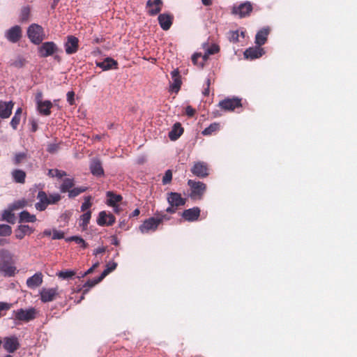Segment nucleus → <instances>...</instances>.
<instances>
[{"label":"nucleus","instance_id":"69168bd1","mask_svg":"<svg viewBox=\"0 0 357 357\" xmlns=\"http://www.w3.org/2000/svg\"><path fill=\"white\" fill-rule=\"evenodd\" d=\"M157 219H162V222L163 220H169V217L166 214H157V216L155 217Z\"/></svg>","mask_w":357,"mask_h":357},{"label":"nucleus","instance_id":"ea45409f","mask_svg":"<svg viewBox=\"0 0 357 357\" xmlns=\"http://www.w3.org/2000/svg\"><path fill=\"white\" fill-rule=\"evenodd\" d=\"M203 48L209 55L216 54L220 51V47L216 44H213L210 46L208 43H204Z\"/></svg>","mask_w":357,"mask_h":357},{"label":"nucleus","instance_id":"9d476101","mask_svg":"<svg viewBox=\"0 0 357 357\" xmlns=\"http://www.w3.org/2000/svg\"><path fill=\"white\" fill-rule=\"evenodd\" d=\"M219 106L224 110L234 111L242 106L241 99L238 98H225L219 102Z\"/></svg>","mask_w":357,"mask_h":357},{"label":"nucleus","instance_id":"37998d69","mask_svg":"<svg viewBox=\"0 0 357 357\" xmlns=\"http://www.w3.org/2000/svg\"><path fill=\"white\" fill-rule=\"evenodd\" d=\"M47 175L50 177H57L61 178L62 177L67 175L65 171L59 170L57 169H49Z\"/></svg>","mask_w":357,"mask_h":357},{"label":"nucleus","instance_id":"5701e85b","mask_svg":"<svg viewBox=\"0 0 357 357\" xmlns=\"http://www.w3.org/2000/svg\"><path fill=\"white\" fill-rule=\"evenodd\" d=\"M96 66L103 70L117 69L118 62L111 57H107L101 62H97Z\"/></svg>","mask_w":357,"mask_h":357},{"label":"nucleus","instance_id":"f3484780","mask_svg":"<svg viewBox=\"0 0 357 357\" xmlns=\"http://www.w3.org/2000/svg\"><path fill=\"white\" fill-rule=\"evenodd\" d=\"M191 172L196 176L204 178L208 175V169L204 162H197L191 168Z\"/></svg>","mask_w":357,"mask_h":357},{"label":"nucleus","instance_id":"f8f14e48","mask_svg":"<svg viewBox=\"0 0 357 357\" xmlns=\"http://www.w3.org/2000/svg\"><path fill=\"white\" fill-rule=\"evenodd\" d=\"M162 0H148L146 4L147 13L150 16H155L159 14L162 10Z\"/></svg>","mask_w":357,"mask_h":357},{"label":"nucleus","instance_id":"1a4fd4ad","mask_svg":"<svg viewBox=\"0 0 357 357\" xmlns=\"http://www.w3.org/2000/svg\"><path fill=\"white\" fill-rule=\"evenodd\" d=\"M3 348L8 353L16 351L20 347L18 338L15 335L5 337L2 340Z\"/></svg>","mask_w":357,"mask_h":357},{"label":"nucleus","instance_id":"2eb2a0df","mask_svg":"<svg viewBox=\"0 0 357 357\" xmlns=\"http://www.w3.org/2000/svg\"><path fill=\"white\" fill-rule=\"evenodd\" d=\"M58 295L59 293L57 287L50 289L43 288L40 292V300L43 303H48L54 301Z\"/></svg>","mask_w":357,"mask_h":357},{"label":"nucleus","instance_id":"58836bf2","mask_svg":"<svg viewBox=\"0 0 357 357\" xmlns=\"http://www.w3.org/2000/svg\"><path fill=\"white\" fill-rule=\"evenodd\" d=\"M76 272L72 270H64L59 271L56 273V275L63 280H68L75 276Z\"/></svg>","mask_w":357,"mask_h":357},{"label":"nucleus","instance_id":"3c124183","mask_svg":"<svg viewBox=\"0 0 357 357\" xmlns=\"http://www.w3.org/2000/svg\"><path fill=\"white\" fill-rule=\"evenodd\" d=\"M59 144H50L47 145V151L50 153H55L59 149Z\"/></svg>","mask_w":357,"mask_h":357},{"label":"nucleus","instance_id":"f704fd0d","mask_svg":"<svg viewBox=\"0 0 357 357\" xmlns=\"http://www.w3.org/2000/svg\"><path fill=\"white\" fill-rule=\"evenodd\" d=\"M91 217V212L90 211H87L86 212H85L80 216L79 226L82 228L83 230L86 229L87 226L89 223Z\"/></svg>","mask_w":357,"mask_h":357},{"label":"nucleus","instance_id":"9b49d317","mask_svg":"<svg viewBox=\"0 0 357 357\" xmlns=\"http://www.w3.org/2000/svg\"><path fill=\"white\" fill-rule=\"evenodd\" d=\"M252 11V6L250 2L246 1L237 7H234L232 13L238 15L241 18L249 16Z\"/></svg>","mask_w":357,"mask_h":357},{"label":"nucleus","instance_id":"423d86ee","mask_svg":"<svg viewBox=\"0 0 357 357\" xmlns=\"http://www.w3.org/2000/svg\"><path fill=\"white\" fill-rule=\"evenodd\" d=\"M22 36V29L20 25H14L4 32V37L11 43H18Z\"/></svg>","mask_w":357,"mask_h":357},{"label":"nucleus","instance_id":"f257e3e1","mask_svg":"<svg viewBox=\"0 0 357 357\" xmlns=\"http://www.w3.org/2000/svg\"><path fill=\"white\" fill-rule=\"evenodd\" d=\"M14 261L13 255L6 249L0 250V271L3 273L5 276H14L16 267L13 266Z\"/></svg>","mask_w":357,"mask_h":357},{"label":"nucleus","instance_id":"aec40b11","mask_svg":"<svg viewBox=\"0 0 357 357\" xmlns=\"http://www.w3.org/2000/svg\"><path fill=\"white\" fill-rule=\"evenodd\" d=\"M14 103L13 101L0 100V117L1 119H8L12 114Z\"/></svg>","mask_w":357,"mask_h":357},{"label":"nucleus","instance_id":"a878e982","mask_svg":"<svg viewBox=\"0 0 357 357\" xmlns=\"http://www.w3.org/2000/svg\"><path fill=\"white\" fill-rule=\"evenodd\" d=\"M36 106L38 112L41 115L49 116L51 114V108L53 105L50 100H45L42 103L38 104Z\"/></svg>","mask_w":357,"mask_h":357},{"label":"nucleus","instance_id":"774afa93","mask_svg":"<svg viewBox=\"0 0 357 357\" xmlns=\"http://www.w3.org/2000/svg\"><path fill=\"white\" fill-rule=\"evenodd\" d=\"M140 213V211L139 208H136L135 209L132 213L130 214L129 217L130 218H135V217H137Z\"/></svg>","mask_w":357,"mask_h":357},{"label":"nucleus","instance_id":"39448f33","mask_svg":"<svg viewBox=\"0 0 357 357\" xmlns=\"http://www.w3.org/2000/svg\"><path fill=\"white\" fill-rule=\"evenodd\" d=\"M15 320L20 321L29 322L33 320L36 317V310L35 308L31 307L27 310L20 308L13 312Z\"/></svg>","mask_w":357,"mask_h":357},{"label":"nucleus","instance_id":"338daca9","mask_svg":"<svg viewBox=\"0 0 357 357\" xmlns=\"http://www.w3.org/2000/svg\"><path fill=\"white\" fill-rule=\"evenodd\" d=\"M176 209L177 208H176L175 206L169 205V206L167 208L166 212L172 214L176 213Z\"/></svg>","mask_w":357,"mask_h":357},{"label":"nucleus","instance_id":"de8ad7c7","mask_svg":"<svg viewBox=\"0 0 357 357\" xmlns=\"http://www.w3.org/2000/svg\"><path fill=\"white\" fill-rule=\"evenodd\" d=\"M91 197L87 196L84 197V202L81 206V211L86 212V211L92 206Z\"/></svg>","mask_w":357,"mask_h":357},{"label":"nucleus","instance_id":"49530a36","mask_svg":"<svg viewBox=\"0 0 357 357\" xmlns=\"http://www.w3.org/2000/svg\"><path fill=\"white\" fill-rule=\"evenodd\" d=\"M27 157L26 153H17L15 154L13 158V163L15 165H20L22 161H24Z\"/></svg>","mask_w":357,"mask_h":357},{"label":"nucleus","instance_id":"8fccbe9b","mask_svg":"<svg viewBox=\"0 0 357 357\" xmlns=\"http://www.w3.org/2000/svg\"><path fill=\"white\" fill-rule=\"evenodd\" d=\"M172 180V172L170 169H168L165 172V175L162 178V183L164 185L168 184L171 183Z\"/></svg>","mask_w":357,"mask_h":357},{"label":"nucleus","instance_id":"4be33fe9","mask_svg":"<svg viewBox=\"0 0 357 357\" xmlns=\"http://www.w3.org/2000/svg\"><path fill=\"white\" fill-rule=\"evenodd\" d=\"M200 215V209L199 207L184 210L182 217L187 221L193 222L197 220Z\"/></svg>","mask_w":357,"mask_h":357},{"label":"nucleus","instance_id":"4c0bfd02","mask_svg":"<svg viewBox=\"0 0 357 357\" xmlns=\"http://www.w3.org/2000/svg\"><path fill=\"white\" fill-rule=\"evenodd\" d=\"M220 129V123H211L208 127L206 128L202 131V135H211L213 133L215 132Z\"/></svg>","mask_w":357,"mask_h":357},{"label":"nucleus","instance_id":"6e6d98bb","mask_svg":"<svg viewBox=\"0 0 357 357\" xmlns=\"http://www.w3.org/2000/svg\"><path fill=\"white\" fill-rule=\"evenodd\" d=\"M43 94L41 91H38L35 94V102L36 103V105L39 103H42L45 100H43Z\"/></svg>","mask_w":357,"mask_h":357},{"label":"nucleus","instance_id":"5fc2aeb1","mask_svg":"<svg viewBox=\"0 0 357 357\" xmlns=\"http://www.w3.org/2000/svg\"><path fill=\"white\" fill-rule=\"evenodd\" d=\"M64 238V233L58 230H53L52 239H62Z\"/></svg>","mask_w":357,"mask_h":357},{"label":"nucleus","instance_id":"052dcab7","mask_svg":"<svg viewBox=\"0 0 357 357\" xmlns=\"http://www.w3.org/2000/svg\"><path fill=\"white\" fill-rule=\"evenodd\" d=\"M185 113L188 116H193L195 114V109L191 106L188 105L185 108Z\"/></svg>","mask_w":357,"mask_h":357},{"label":"nucleus","instance_id":"4468645a","mask_svg":"<svg viewBox=\"0 0 357 357\" xmlns=\"http://www.w3.org/2000/svg\"><path fill=\"white\" fill-rule=\"evenodd\" d=\"M167 199L169 205L175 206L176 208L183 206L186 203V199L183 198L181 195L178 192H169L167 194Z\"/></svg>","mask_w":357,"mask_h":357},{"label":"nucleus","instance_id":"e2e57ef3","mask_svg":"<svg viewBox=\"0 0 357 357\" xmlns=\"http://www.w3.org/2000/svg\"><path fill=\"white\" fill-rule=\"evenodd\" d=\"M202 54L201 53H195L192 56V61L194 64L198 65V59L201 58Z\"/></svg>","mask_w":357,"mask_h":357},{"label":"nucleus","instance_id":"603ef678","mask_svg":"<svg viewBox=\"0 0 357 357\" xmlns=\"http://www.w3.org/2000/svg\"><path fill=\"white\" fill-rule=\"evenodd\" d=\"M21 117L17 116H13L10 121V126L14 129L16 130L17 128L18 125L20 123Z\"/></svg>","mask_w":357,"mask_h":357},{"label":"nucleus","instance_id":"20e7f679","mask_svg":"<svg viewBox=\"0 0 357 357\" xmlns=\"http://www.w3.org/2000/svg\"><path fill=\"white\" fill-rule=\"evenodd\" d=\"M188 185L190 188V197L192 199H202L206 190V185L201 181L188 180Z\"/></svg>","mask_w":357,"mask_h":357},{"label":"nucleus","instance_id":"7c9ffc66","mask_svg":"<svg viewBox=\"0 0 357 357\" xmlns=\"http://www.w3.org/2000/svg\"><path fill=\"white\" fill-rule=\"evenodd\" d=\"M13 181L17 183H25L26 172L22 169H14L11 173Z\"/></svg>","mask_w":357,"mask_h":357},{"label":"nucleus","instance_id":"864d4df0","mask_svg":"<svg viewBox=\"0 0 357 357\" xmlns=\"http://www.w3.org/2000/svg\"><path fill=\"white\" fill-rule=\"evenodd\" d=\"M67 101L70 105H75V93L74 91H68L67 93Z\"/></svg>","mask_w":357,"mask_h":357},{"label":"nucleus","instance_id":"cd10ccee","mask_svg":"<svg viewBox=\"0 0 357 357\" xmlns=\"http://www.w3.org/2000/svg\"><path fill=\"white\" fill-rule=\"evenodd\" d=\"M33 229L26 225H21L18 226L15 230V237L17 239H22L26 234H31L33 232Z\"/></svg>","mask_w":357,"mask_h":357},{"label":"nucleus","instance_id":"a211bd4d","mask_svg":"<svg viewBox=\"0 0 357 357\" xmlns=\"http://www.w3.org/2000/svg\"><path fill=\"white\" fill-rule=\"evenodd\" d=\"M158 20L162 29L167 31L173 24L174 16L170 13H162L158 15Z\"/></svg>","mask_w":357,"mask_h":357},{"label":"nucleus","instance_id":"c756f323","mask_svg":"<svg viewBox=\"0 0 357 357\" xmlns=\"http://www.w3.org/2000/svg\"><path fill=\"white\" fill-rule=\"evenodd\" d=\"M31 8L29 6H23L20 12L19 22L22 24L26 23L31 18Z\"/></svg>","mask_w":357,"mask_h":357},{"label":"nucleus","instance_id":"c9c22d12","mask_svg":"<svg viewBox=\"0 0 357 357\" xmlns=\"http://www.w3.org/2000/svg\"><path fill=\"white\" fill-rule=\"evenodd\" d=\"M103 278H101V275H100L97 278L89 280L84 285V289L83 290V294H86L90 288L94 287L96 284L101 282Z\"/></svg>","mask_w":357,"mask_h":357},{"label":"nucleus","instance_id":"b1692460","mask_svg":"<svg viewBox=\"0 0 357 357\" xmlns=\"http://www.w3.org/2000/svg\"><path fill=\"white\" fill-rule=\"evenodd\" d=\"M90 170L93 176H101L104 175L102 162L99 159L94 158L91 160L90 163Z\"/></svg>","mask_w":357,"mask_h":357},{"label":"nucleus","instance_id":"a18cd8bd","mask_svg":"<svg viewBox=\"0 0 357 357\" xmlns=\"http://www.w3.org/2000/svg\"><path fill=\"white\" fill-rule=\"evenodd\" d=\"M13 306L12 303L6 302H0V318L6 315V312L8 311Z\"/></svg>","mask_w":357,"mask_h":357},{"label":"nucleus","instance_id":"393cba45","mask_svg":"<svg viewBox=\"0 0 357 357\" xmlns=\"http://www.w3.org/2000/svg\"><path fill=\"white\" fill-rule=\"evenodd\" d=\"M270 33L269 27H264L259 30L255 36V43L258 46L264 45L267 41L268 36Z\"/></svg>","mask_w":357,"mask_h":357},{"label":"nucleus","instance_id":"f03ea898","mask_svg":"<svg viewBox=\"0 0 357 357\" xmlns=\"http://www.w3.org/2000/svg\"><path fill=\"white\" fill-rule=\"evenodd\" d=\"M37 199L39 202L35 204V207L38 211H43L48 205L58 203L61 199V196L59 193L51 194L48 196L45 191L40 190L37 195Z\"/></svg>","mask_w":357,"mask_h":357},{"label":"nucleus","instance_id":"bf43d9fd","mask_svg":"<svg viewBox=\"0 0 357 357\" xmlns=\"http://www.w3.org/2000/svg\"><path fill=\"white\" fill-rule=\"evenodd\" d=\"M99 266V262L97 261L90 268H89L82 275V277H84L89 274H91V273H93V271L96 268H98Z\"/></svg>","mask_w":357,"mask_h":357},{"label":"nucleus","instance_id":"473e14b6","mask_svg":"<svg viewBox=\"0 0 357 357\" xmlns=\"http://www.w3.org/2000/svg\"><path fill=\"white\" fill-rule=\"evenodd\" d=\"M36 216L31 214L27 211H23L20 213L19 222H35L36 221Z\"/></svg>","mask_w":357,"mask_h":357},{"label":"nucleus","instance_id":"0eeeda50","mask_svg":"<svg viewBox=\"0 0 357 357\" xmlns=\"http://www.w3.org/2000/svg\"><path fill=\"white\" fill-rule=\"evenodd\" d=\"M57 51L58 47L56 43L52 41L42 43L38 49L39 56L41 58L52 56Z\"/></svg>","mask_w":357,"mask_h":357},{"label":"nucleus","instance_id":"ddd939ff","mask_svg":"<svg viewBox=\"0 0 357 357\" xmlns=\"http://www.w3.org/2000/svg\"><path fill=\"white\" fill-rule=\"evenodd\" d=\"M65 51L67 54L76 53L79 48V40L74 36H68L65 43Z\"/></svg>","mask_w":357,"mask_h":357},{"label":"nucleus","instance_id":"2f4dec72","mask_svg":"<svg viewBox=\"0 0 357 357\" xmlns=\"http://www.w3.org/2000/svg\"><path fill=\"white\" fill-rule=\"evenodd\" d=\"M107 205L109 206L115 207L116 204L121 202L122 196L120 195H116L112 191H108L107 192Z\"/></svg>","mask_w":357,"mask_h":357},{"label":"nucleus","instance_id":"09e8293b","mask_svg":"<svg viewBox=\"0 0 357 357\" xmlns=\"http://www.w3.org/2000/svg\"><path fill=\"white\" fill-rule=\"evenodd\" d=\"M25 62H26V61L24 59L19 57L16 60L13 61L10 63V66L17 68H20L24 66Z\"/></svg>","mask_w":357,"mask_h":357},{"label":"nucleus","instance_id":"680f3d73","mask_svg":"<svg viewBox=\"0 0 357 357\" xmlns=\"http://www.w3.org/2000/svg\"><path fill=\"white\" fill-rule=\"evenodd\" d=\"M105 251H106V247H105V246L99 247V248H96V250H94L93 255L97 256L99 254L104 253Z\"/></svg>","mask_w":357,"mask_h":357},{"label":"nucleus","instance_id":"e433bc0d","mask_svg":"<svg viewBox=\"0 0 357 357\" xmlns=\"http://www.w3.org/2000/svg\"><path fill=\"white\" fill-rule=\"evenodd\" d=\"M87 190V188L84 186L77 187L72 188L68 193L69 198H75L79 195L81 193L84 192Z\"/></svg>","mask_w":357,"mask_h":357},{"label":"nucleus","instance_id":"72a5a7b5","mask_svg":"<svg viewBox=\"0 0 357 357\" xmlns=\"http://www.w3.org/2000/svg\"><path fill=\"white\" fill-rule=\"evenodd\" d=\"M75 185L73 178H65L59 187L60 191L62 193L68 192Z\"/></svg>","mask_w":357,"mask_h":357},{"label":"nucleus","instance_id":"6ab92c4d","mask_svg":"<svg viewBox=\"0 0 357 357\" xmlns=\"http://www.w3.org/2000/svg\"><path fill=\"white\" fill-rule=\"evenodd\" d=\"M115 217L112 214H107L105 211H101L99 213L97 224L100 226H111L115 222Z\"/></svg>","mask_w":357,"mask_h":357},{"label":"nucleus","instance_id":"6e6552de","mask_svg":"<svg viewBox=\"0 0 357 357\" xmlns=\"http://www.w3.org/2000/svg\"><path fill=\"white\" fill-rule=\"evenodd\" d=\"M160 223H162V219L151 217L145 220L139 226V229L143 234L149 233V231H155Z\"/></svg>","mask_w":357,"mask_h":357},{"label":"nucleus","instance_id":"79ce46f5","mask_svg":"<svg viewBox=\"0 0 357 357\" xmlns=\"http://www.w3.org/2000/svg\"><path fill=\"white\" fill-rule=\"evenodd\" d=\"M117 266V264L114 261L109 262L106 265V268L101 273V278H105L109 273L114 271Z\"/></svg>","mask_w":357,"mask_h":357},{"label":"nucleus","instance_id":"c03bdc74","mask_svg":"<svg viewBox=\"0 0 357 357\" xmlns=\"http://www.w3.org/2000/svg\"><path fill=\"white\" fill-rule=\"evenodd\" d=\"M12 233V228L10 226L8 225H0V236H10Z\"/></svg>","mask_w":357,"mask_h":357},{"label":"nucleus","instance_id":"c85d7f7f","mask_svg":"<svg viewBox=\"0 0 357 357\" xmlns=\"http://www.w3.org/2000/svg\"><path fill=\"white\" fill-rule=\"evenodd\" d=\"M183 132V128L180 123L174 124L172 129L169 132V137L171 140L178 139Z\"/></svg>","mask_w":357,"mask_h":357},{"label":"nucleus","instance_id":"4d7b16f0","mask_svg":"<svg viewBox=\"0 0 357 357\" xmlns=\"http://www.w3.org/2000/svg\"><path fill=\"white\" fill-rule=\"evenodd\" d=\"M66 241H75L77 244H81L84 242V239L79 236H73L66 239Z\"/></svg>","mask_w":357,"mask_h":357},{"label":"nucleus","instance_id":"a19ab883","mask_svg":"<svg viewBox=\"0 0 357 357\" xmlns=\"http://www.w3.org/2000/svg\"><path fill=\"white\" fill-rule=\"evenodd\" d=\"M2 220L8 222V223L14 224L15 222V217L14 213L10 211L6 210L2 214Z\"/></svg>","mask_w":357,"mask_h":357},{"label":"nucleus","instance_id":"0e129e2a","mask_svg":"<svg viewBox=\"0 0 357 357\" xmlns=\"http://www.w3.org/2000/svg\"><path fill=\"white\" fill-rule=\"evenodd\" d=\"M231 40L236 43L238 40V31H234L231 33Z\"/></svg>","mask_w":357,"mask_h":357},{"label":"nucleus","instance_id":"dca6fc26","mask_svg":"<svg viewBox=\"0 0 357 357\" xmlns=\"http://www.w3.org/2000/svg\"><path fill=\"white\" fill-rule=\"evenodd\" d=\"M265 54V51L264 48L260 46H255L249 47L243 53L245 58L248 59H256L261 57L262 55Z\"/></svg>","mask_w":357,"mask_h":357},{"label":"nucleus","instance_id":"13d9d810","mask_svg":"<svg viewBox=\"0 0 357 357\" xmlns=\"http://www.w3.org/2000/svg\"><path fill=\"white\" fill-rule=\"evenodd\" d=\"M206 87L204 89L202 93L204 96H208L210 93V89H209L210 86H211V79L210 78H207V79L206 81Z\"/></svg>","mask_w":357,"mask_h":357},{"label":"nucleus","instance_id":"412c9836","mask_svg":"<svg viewBox=\"0 0 357 357\" xmlns=\"http://www.w3.org/2000/svg\"><path fill=\"white\" fill-rule=\"evenodd\" d=\"M43 282V275L42 273L37 272L26 280V285L30 289H36L40 286Z\"/></svg>","mask_w":357,"mask_h":357},{"label":"nucleus","instance_id":"bb28decb","mask_svg":"<svg viewBox=\"0 0 357 357\" xmlns=\"http://www.w3.org/2000/svg\"><path fill=\"white\" fill-rule=\"evenodd\" d=\"M171 75H172V78L173 79V83L171 85L172 90L173 91H175L176 93H177L180 90V88L181 86V77L179 75L178 70V69L174 70L171 73Z\"/></svg>","mask_w":357,"mask_h":357},{"label":"nucleus","instance_id":"7ed1b4c3","mask_svg":"<svg viewBox=\"0 0 357 357\" xmlns=\"http://www.w3.org/2000/svg\"><path fill=\"white\" fill-rule=\"evenodd\" d=\"M27 37L34 45H40L45 38L44 29L38 24H31L27 29Z\"/></svg>","mask_w":357,"mask_h":357}]
</instances>
